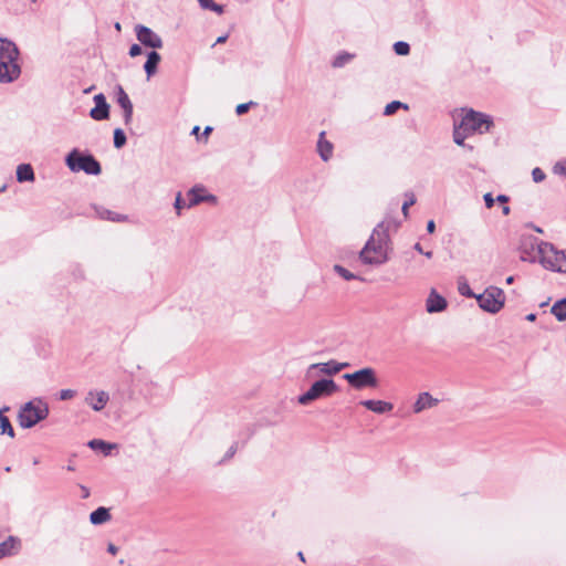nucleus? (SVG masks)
<instances>
[{
    "label": "nucleus",
    "mask_w": 566,
    "mask_h": 566,
    "mask_svg": "<svg viewBox=\"0 0 566 566\" xmlns=\"http://www.w3.org/2000/svg\"><path fill=\"white\" fill-rule=\"evenodd\" d=\"M22 547L21 539L17 536H9L0 543V559L17 555Z\"/></svg>",
    "instance_id": "dca6fc26"
},
{
    "label": "nucleus",
    "mask_w": 566,
    "mask_h": 566,
    "mask_svg": "<svg viewBox=\"0 0 566 566\" xmlns=\"http://www.w3.org/2000/svg\"><path fill=\"white\" fill-rule=\"evenodd\" d=\"M112 518L108 509L101 506L90 514V521L93 525H101Z\"/></svg>",
    "instance_id": "4be33fe9"
},
{
    "label": "nucleus",
    "mask_w": 566,
    "mask_h": 566,
    "mask_svg": "<svg viewBox=\"0 0 566 566\" xmlns=\"http://www.w3.org/2000/svg\"><path fill=\"white\" fill-rule=\"evenodd\" d=\"M528 322H534L536 319V314L534 313H531L528 315H526L525 317Z\"/></svg>",
    "instance_id": "3c124183"
},
{
    "label": "nucleus",
    "mask_w": 566,
    "mask_h": 566,
    "mask_svg": "<svg viewBox=\"0 0 566 566\" xmlns=\"http://www.w3.org/2000/svg\"><path fill=\"white\" fill-rule=\"evenodd\" d=\"M434 229H436V223H434V221H433V220L428 221V223H427V231H428L429 233H432V232L434 231Z\"/></svg>",
    "instance_id": "a18cd8bd"
},
{
    "label": "nucleus",
    "mask_w": 566,
    "mask_h": 566,
    "mask_svg": "<svg viewBox=\"0 0 566 566\" xmlns=\"http://www.w3.org/2000/svg\"><path fill=\"white\" fill-rule=\"evenodd\" d=\"M136 36L138 41L144 44L145 46L151 48V49H161L163 48V40L161 38L155 33L150 28L138 24L136 25Z\"/></svg>",
    "instance_id": "9d476101"
},
{
    "label": "nucleus",
    "mask_w": 566,
    "mask_h": 566,
    "mask_svg": "<svg viewBox=\"0 0 566 566\" xmlns=\"http://www.w3.org/2000/svg\"><path fill=\"white\" fill-rule=\"evenodd\" d=\"M324 136H325V133L322 132L319 134V139L317 142V150H318V154H319L321 158L324 161H327L332 157V155H333V145H332V143L326 140L324 138Z\"/></svg>",
    "instance_id": "412c9836"
},
{
    "label": "nucleus",
    "mask_w": 566,
    "mask_h": 566,
    "mask_svg": "<svg viewBox=\"0 0 566 566\" xmlns=\"http://www.w3.org/2000/svg\"><path fill=\"white\" fill-rule=\"evenodd\" d=\"M6 187L0 188V192L4 191Z\"/></svg>",
    "instance_id": "e2e57ef3"
},
{
    "label": "nucleus",
    "mask_w": 566,
    "mask_h": 566,
    "mask_svg": "<svg viewBox=\"0 0 566 566\" xmlns=\"http://www.w3.org/2000/svg\"><path fill=\"white\" fill-rule=\"evenodd\" d=\"M81 490H82V493H83V494H82V497H83V499H86V497H88V496H90V490H88L86 486L81 485Z\"/></svg>",
    "instance_id": "09e8293b"
},
{
    "label": "nucleus",
    "mask_w": 566,
    "mask_h": 566,
    "mask_svg": "<svg viewBox=\"0 0 566 566\" xmlns=\"http://www.w3.org/2000/svg\"><path fill=\"white\" fill-rule=\"evenodd\" d=\"M360 405L378 415L390 412L394 409V405L391 402L384 400L368 399L360 401Z\"/></svg>",
    "instance_id": "a211bd4d"
},
{
    "label": "nucleus",
    "mask_w": 566,
    "mask_h": 566,
    "mask_svg": "<svg viewBox=\"0 0 566 566\" xmlns=\"http://www.w3.org/2000/svg\"><path fill=\"white\" fill-rule=\"evenodd\" d=\"M186 207V203L181 199V195L178 193L175 200V209L177 210V214H180V210Z\"/></svg>",
    "instance_id": "79ce46f5"
},
{
    "label": "nucleus",
    "mask_w": 566,
    "mask_h": 566,
    "mask_svg": "<svg viewBox=\"0 0 566 566\" xmlns=\"http://www.w3.org/2000/svg\"><path fill=\"white\" fill-rule=\"evenodd\" d=\"M95 211L97 216L103 220H109L114 222H123L127 220V216L116 213L103 207L96 208Z\"/></svg>",
    "instance_id": "b1692460"
},
{
    "label": "nucleus",
    "mask_w": 566,
    "mask_h": 566,
    "mask_svg": "<svg viewBox=\"0 0 566 566\" xmlns=\"http://www.w3.org/2000/svg\"><path fill=\"white\" fill-rule=\"evenodd\" d=\"M343 378L356 390L376 388L378 386L376 371L371 367H365L352 374H344Z\"/></svg>",
    "instance_id": "1a4fd4ad"
},
{
    "label": "nucleus",
    "mask_w": 566,
    "mask_h": 566,
    "mask_svg": "<svg viewBox=\"0 0 566 566\" xmlns=\"http://www.w3.org/2000/svg\"><path fill=\"white\" fill-rule=\"evenodd\" d=\"M95 107L90 112V116L95 120H105L109 117V105L104 94L99 93L94 96Z\"/></svg>",
    "instance_id": "4468645a"
},
{
    "label": "nucleus",
    "mask_w": 566,
    "mask_h": 566,
    "mask_svg": "<svg viewBox=\"0 0 566 566\" xmlns=\"http://www.w3.org/2000/svg\"><path fill=\"white\" fill-rule=\"evenodd\" d=\"M334 271L342 276L345 281H352L359 279L357 275L345 269L344 266L336 264L334 265Z\"/></svg>",
    "instance_id": "2f4dec72"
},
{
    "label": "nucleus",
    "mask_w": 566,
    "mask_h": 566,
    "mask_svg": "<svg viewBox=\"0 0 566 566\" xmlns=\"http://www.w3.org/2000/svg\"><path fill=\"white\" fill-rule=\"evenodd\" d=\"M17 180L19 182L34 180V171L30 164H21L17 167Z\"/></svg>",
    "instance_id": "5701e85b"
},
{
    "label": "nucleus",
    "mask_w": 566,
    "mask_h": 566,
    "mask_svg": "<svg viewBox=\"0 0 566 566\" xmlns=\"http://www.w3.org/2000/svg\"><path fill=\"white\" fill-rule=\"evenodd\" d=\"M198 2L203 9L211 10L218 14L223 13V7L214 3L212 0H198Z\"/></svg>",
    "instance_id": "c756f323"
},
{
    "label": "nucleus",
    "mask_w": 566,
    "mask_h": 566,
    "mask_svg": "<svg viewBox=\"0 0 566 566\" xmlns=\"http://www.w3.org/2000/svg\"><path fill=\"white\" fill-rule=\"evenodd\" d=\"M126 135L122 128L114 130V146L115 148H122L126 144Z\"/></svg>",
    "instance_id": "473e14b6"
},
{
    "label": "nucleus",
    "mask_w": 566,
    "mask_h": 566,
    "mask_svg": "<svg viewBox=\"0 0 566 566\" xmlns=\"http://www.w3.org/2000/svg\"><path fill=\"white\" fill-rule=\"evenodd\" d=\"M406 197H408V199L403 202L402 205V213L407 217L408 216V208L412 205H415L416 202V197L412 192L410 193H406Z\"/></svg>",
    "instance_id": "e433bc0d"
},
{
    "label": "nucleus",
    "mask_w": 566,
    "mask_h": 566,
    "mask_svg": "<svg viewBox=\"0 0 566 566\" xmlns=\"http://www.w3.org/2000/svg\"><path fill=\"white\" fill-rule=\"evenodd\" d=\"M553 172L557 176L566 178V159L556 161L553 166Z\"/></svg>",
    "instance_id": "f704fd0d"
},
{
    "label": "nucleus",
    "mask_w": 566,
    "mask_h": 566,
    "mask_svg": "<svg viewBox=\"0 0 566 566\" xmlns=\"http://www.w3.org/2000/svg\"><path fill=\"white\" fill-rule=\"evenodd\" d=\"M75 390L73 389H62L59 394L61 400H69L75 396Z\"/></svg>",
    "instance_id": "58836bf2"
},
{
    "label": "nucleus",
    "mask_w": 566,
    "mask_h": 566,
    "mask_svg": "<svg viewBox=\"0 0 566 566\" xmlns=\"http://www.w3.org/2000/svg\"><path fill=\"white\" fill-rule=\"evenodd\" d=\"M348 366H349L348 363H338L334 359H331L326 363H315V364L310 365V367L306 371V376L311 377L312 373L314 370H318L322 374L333 376V375L338 374L340 370L347 368Z\"/></svg>",
    "instance_id": "9b49d317"
},
{
    "label": "nucleus",
    "mask_w": 566,
    "mask_h": 566,
    "mask_svg": "<svg viewBox=\"0 0 566 566\" xmlns=\"http://www.w3.org/2000/svg\"><path fill=\"white\" fill-rule=\"evenodd\" d=\"M107 552L111 553L112 555H115L117 554L118 548L114 544H108Z\"/></svg>",
    "instance_id": "49530a36"
},
{
    "label": "nucleus",
    "mask_w": 566,
    "mask_h": 566,
    "mask_svg": "<svg viewBox=\"0 0 566 566\" xmlns=\"http://www.w3.org/2000/svg\"><path fill=\"white\" fill-rule=\"evenodd\" d=\"M388 228L384 222L378 223L359 253L361 262L370 265H379L385 263L388 260Z\"/></svg>",
    "instance_id": "f257e3e1"
},
{
    "label": "nucleus",
    "mask_w": 566,
    "mask_h": 566,
    "mask_svg": "<svg viewBox=\"0 0 566 566\" xmlns=\"http://www.w3.org/2000/svg\"><path fill=\"white\" fill-rule=\"evenodd\" d=\"M297 556L302 562H305V557L302 552H298Z\"/></svg>",
    "instance_id": "4d7b16f0"
},
{
    "label": "nucleus",
    "mask_w": 566,
    "mask_h": 566,
    "mask_svg": "<svg viewBox=\"0 0 566 566\" xmlns=\"http://www.w3.org/2000/svg\"><path fill=\"white\" fill-rule=\"evenodd\" d=\"M486 208H492L494 206L495 199L493 198L491 192H488L483 197Z\"/></svg>",
    "instance_id": "c03bdc74"
},
{
    "label": "nucleus",
    "mask_w": 566,
    "mask_h": 566,
    "mask_svg": "<svg viewBox=\"0 0 566 566\" xmlns=\"http://www.w3.org/2000/svg\"><path fill=\"white\" fill-rule=\"evenodd\" d=\"M551 313L558 322H564L566 319V297L555 302L551 308Z\"/></svg>",
    "instance_id": "a878e982"
},
{
    "label": "nucleus",
    "mask_w": 566,
    "mask_h": 566,
    "mask_svg": "<svg viewBox=\"0 0 566 566\" xmlns=\"http://www.w3.org/2000/svg\"><path fill=\"white\" fill-rule=\"evenodd\" d=\"M413 248H415V250H416V251H418L419 253H423V250H422V247H421V244H420V243H416Z\"/></svg>",
    "instance_id": "864d4df0"
},
{
    "label": "nucleus",
    "mask_w": 566,
    "mask_h": 566,
    "mask_svg": "<svg viewBox=\"0 0 566 566\" xmlns=\"http://www.w3.org/2000/svg\"><path fill=\"white\" fill-rule=\"evenodd\" d=\"M88 446L94 450H101L104 454H108L112 449V444L98 439L90 441Z\"/></svg>",
    "instance_id": "c85d7f7f"
},
{
    "label": "nucleus",
    "mask_w": 566,
    "mask_h": 566,
    "mask_svg": "<svg viewBox=\"0 0 566 566\" xmlns=\"http://www.w3.org/2000/svg\"><path fill=\"white\" fill-rule=\"evenodd\" d=\"M142 52H143V50H142V46H140L139 44H133V45L130 46V49H129V52H128V53H129V55H130L132 57H135V56L140 55V54H142Z\"/></svg>",
    "instance_id": "a19ab883"
},
{
    "label": "nucleus",
    "mask_w": 566,
    "mask_h": 566,
    "mask_svg": "<svg viewBox=\"0 0 566 566\" xmlns=\"http://www.w3.org/2000/svg\"><path fill=\"white\" fill-rule=\"evenodd\" d=\"M532 178L535 182H542L545 180L546 175L541 168L536 167L532 171Z\"/></svg>",
    "instance_id": "4c0bfd02"
},
{
    "label": "nucleus",
    "mask_w": 566,
    "mask_h": 566,
    "mask_svg": "<svg viewBox=\"0 0 566 566\" xmlns=\"http://www.w3.org/2000/svg\"><path fill=\"white\" fill-rule=\"evenodd\" d=\"M354 54H350L348 52H339L333 60L332 62V66L333 67H343L344 65H346L348 62H350L353 59H354Z\"/></svg>",
    "instance_id": "bb28decb"
},
{
    "label": "nucleus",
    "mask_w": 566,
    "mask_h": 566,
    "mask_svg": "<svg viewBox=\"0 0 566 566\" xmlns=\"http://www.w3.org/2000/svg\"><path fill=\"white\" fill-rule=\"evenodd\" d=\"M235 452H237V443L232 444L228 449V451L226 452L224 458L221 460V462H224V461L231 459L235 454Z\"/></svg>",
    "instance_id": "37998d69"
},
{
    "label": "nucleus",
    "mask_w": 566,
    "mask_h": 566,
    "mask_svg": "<svg viewBox=\"0 0 566 566\" xmlns=\"http://www.w3.org/2000/svg\"><path fill=\"white\" fill-rule=\"evenodd\" d=\"M212 128L210 126H207L202 133L203 136H208L211 133Z\"/></svg>",
    "instance_id": "603ef678"
},
{
    "label": "nucleus",
    "mask_w": 566,
    "mask_h": 566,
    "mask_svg": "<svg viewBox=\"0 0 566 566\" xmlns=\"http://www.w3.org/2000/svg\"><path fill=\"white\" fill-rule=\"evenodd\" d=\"M537 253L539 263L546 270L566 273V250H557L554 244L539 241L537 243Z\"/></svg>",
    "instance_id": "7ed1b4c3"
},
{
    "label": "nucleus",
    "mask_w": 566,
    "mask_h": 566,
    "mask_svg": "<svg viewBox=\"0 0 566 566\" xmlns=\"http://www.w3.org/2000/svg\"><path fill=\"white\" fill-rule=\"evenodd\" d=\"M160 60L161 56L156 51H151L148 53L146 63L144 64V70L148 78H150L157 72V66Z\"/></svg>",
    "instance_id": "aec40b11"
},
{
    "label": "nucleus",
    "mask_w": 566,
    "mask_h": 566,
    "mask_svg": "<svg viewBox=\"0 0 566 566\" xmlns=\"http://www.w3.org/2000/svg\"><path fill=\"white\" fill-rule=\"evenodd\" d=\"M254 103L253 102H249V103H242V104H239L235 108V113L238 115H243L245 114L250 107L253 105Z\"/></svg>",
    "instance_id": "ea45409f"
},
{
    "label": "nucleus",
    "mask_w": 566,
    "mask_h": 566,
    "mask_svg": "<svg viewBox=\"0 0 566 566\" xmlns=\"http://www.w3.org/2000/svg\"><path fill=\"white\" fill-rule=\"evenodd\" d=\"M66 469H67L69 471H74V470H75V467H74L73 464H69V465L66 467Z\"/></svg>",
    "instance_id": "052dcab7"
},
{
    "label": "nucleus",
    "mask_w": 566,
    "mask_h": 566,
    "mask_svg": "<svg viewBox=\"0 0 566 566\" xmlns=\"http://www.w3.org/2000/svg\"><path fill=\"white\" fill-rule=\"evenodd\" d=\"M66 165L74 172L84 171L87 175L97 176L102 171L99 163L92 155H83L77 149H73L67 155Z\"/></svg>",
    "instance_id": "39448f33"
},
{
    "label": "nucleus",
    "mask_w": 566,
    "mask_h": 566,
    "mask_svg": "<svg viewBox=\"0 0 566 566\" xmlns=\"http://www.w3.org/2000/svg\"><path fill=\"white\" fill-rule=\"evenodd\" d=\"M461 127L471 136L485 134L493 127L492 116L474 111L473 108H461Z\"/></svg>",
    "instance_id": "20e7f679"
},
{
    "label": "nucleus",
    "mask_w": 566,
    "mask_h": 566,
    "mask_svg": "<svg viewBox=\"0 0 566 566\" xmlns=\"http://www.w3.org/2000/svg\"><path fill=\"white\" fill-rule=\"evenodd\" d=\"M49 416L48 405L39 400L29 401L20 410L18 416L19 424L22 428H31Z\"/></svg>",
    "instance_id": "423d86ee"
},
{
    "label": "nucleus",
    "mask_w": 566,
    "mask_h": 566,
    "mask_svg": "<svg viewBox=\"0 0 566 566\" xmlns=\"http://www.w3.org/2000/svg\"><path fill=\"white\" fill-rule=\"evenodd\" d=\"M471 136L467 130H464L460 124H454L453 129V140L459 146H464V140Z\"/></svg>",
    "instance_id": "cd10ccee"
},
{
    "label": "nucleus",
    "mask_w": 566,
    "mask_h": 566,
    "mask_svg": "<svg viewBox=\"0 0 566 566\" xmlns=\"http://www.w3.org/2000/svg\"><path fill=\"white\" fill-rule=\"evenodd\" d=\"M339 390L338 385L331 378H322L315 381L310 389L303 395L298 396L301 405H308L310 402L325 397H331Z\"/></svg>",
    "instance_id": "0eeeda50"
},
{
    "label": "nucleus",
    "mask_w": 566,
    "mask_h": 566,
    "mask_svg": "<svg viewBox=\"0 0 566 566\" xmlns=\"http://www.w3.org/2000/svg\"><path fill=\"white\" fill-rule=\"evenodd\" d=\"M9 410L8 407L0 409V434H8L9 437H14V430L11 426V422L7 416H4V411Z\"/></svg>",
    "instance_id": "393cba45"
},
{
    "label": "nucleus",
    "mask_w": 566,
    "mask_h": 566,
    "mask_svg": "<svg viewBox=\"0 0 566 566\" xmlns=\"http://www.w3.org/2000/svg\"><path fill=\"white\" fill-rule=\"evenodd\" d=\"M116 101L124 111V123L129 125L133 120V103L122 85L116 86Z\"/></svg>",
    "instance_id": "f8f14e48"
},
{
    "label": "nucleus",
    "mask_w": 566,
    "mask_h": 566,
    "mask_svg": "<svg viewBox=\"0 0 566 566\" xmlns=\"http://www.w3.org/2000/svg\"><path fill=\"white\" fill-rule=\"evenodd\" d=\"M422 254H424L428 259L432 258V252L431 251L423 252Z\"/></svg>",
    "instance_id": "6e6d98bb"
},
{
    "label": "nucleus",
    "mask_w": 566,
    "mask_h": 566,
    "mask_svg": "<svg viewBox=\"0 0 566 566\" xmlns=\"http://www.w3.org/2000/svg\"><path fill=\"white\" fill-rule=\"evenodd\" d=\"M84 400L94 411H101L109 401V395L104 390H90Z\"/></svg>",
    "instance_id": "ddd939ff"
},
{
    "label": "nucleus",
    "mask_w": 566,
    "mask_h": 566,
    "mask_svg": "<svg viewBox=\"0 0 566 566\" xmlns=\"http://www.w3.org/2000/svg\"><path fill=\"white\" fill-rule=\"evenodd\" d=\"M199 126H195L192 129V134L197 135L199 133Z\"/></svg>",
    "instance_id": "13d9d810"
},
{
    "label": "nucleus",
    "mask_w": 566,
    "mask_h": 566,
    "mask_svg": "<svg viewBox=\"0 0 566 566\" xmlns=\"http://www.w3.org/2000/svg\"><path fill=\"white\" fill-rule=\"evenodd\" d=\"M448 306L447 300L440 295L434 289L431 290L426 301V310L428 313L443 312Z\"/></svg>",
    "instance_id": "2eb2a0df"
},
{
    "label": "nucleus",
    "mask_w": 566,
    "mask_h": 566,
    "mask_svg": "<svg viewBox=\"0 0 566 566\" xmlns=\"http://www.w3.org/2000/svg\"><path fill=\"white\" fill-rule=\"evenodd\" d=\"M19 50L17 45L0 38V83H11L21 74L18 64Z\"/></svg>",
    "instance_id": "f03ea898"
},
{
    "label": "nucleus",
    "mask_w": 566,
    "mask_h": 566,
    "mask_svg": "<svg viewBox=\"0 0 566 566\" xmlns=\"http://www.w3.org/2000/svg\"><path fill=\"white\" fill-rule=\"evenodd\" d=\"M502 211H503L504 216H507L510 213L511 209L509 206H504Z\"/></svg>",
    "instance_id": "5fc2aeb1"
},
{
    "label": "nucleus",
    "mask_w": 566,
    "mask_h": 566,
    "mask_svg": "<svg viewBox=\"0 0 566 566\" xmlns=\"http://www.w3.org/2000/svg\"><path fill=\"white\" fill-rule=\"evenodd\" d=\"M394 50L398 55H407L410 51V46L407 42L398 41L394 44Z\"/></svg>",
    "instance_id": "c9c22d12"
},
{
    "label": "nucleus",
    "mask_w": 566,
    "mask_h": 566,
    "mask_svg": "<svg viewBox=\"0 0 566 566\" xmlns=\"http://www.w3.org/2000/svg\"><path fill=\"white\" fill-rule=\"evenodd\" d=\"M496 201L502 202V203H506L509 201V197L505 196V195H499L496 197Z\"/></svg>",
    "instance_id": "de8ad7c7"
},
{
    "label": "nucleus",
    "mask_w": 566,
    "mask_h": 566,
    "mask_svg": "<svg viewBox=\"0 0 566 566\" xmlns=\"http://www.w3.org/2000/svg\"><path fill=\"white\" fill-rule=\"evenodd\" d=\"M228 39V35H221L219 36L217 40H216V43L214 44H221V43H224Z\"/></svg>",
    "instance_id": "8fccbe9b"
},
{
    "label": "nucleus",
    "mask_w": 566,
    "mask_h": 566,
    "mask_svg": "<svg viewBox=\"0 0 566 566\" xmlns=\"http://www.w3.org/2000/svg\"><path fill=\"white\" fill-rule=\"evenodd\" d=\"M475 300L480 308L488 313L496 314L504 307L505 294L502 289L492 285L486 287L483 293L478 294Z\"/></svg>",
    "instance_id": "6e6552de"
},
{
    "label": "nucleus",
    "mask_w": 566,
    "mask_h": 566,
    "mask_svg": "<svg viewBox=\"0 0 566 566\" xmlns=\"http://www.w3.org/2000/svg\"><path fill=\"white\" fill-rule=\"evenodd\" d=\"M115 28H116L117 30H120V24H119L118 22H117V23H115Z\"/></svg>",
    "instance_id": "680f3d73"
},
{
    "label": "nucleus",
    "mask_w": 566,
    "mask_h": 566,
    "mask_svg": "<svg viewBox=\"0 0 566 566\" xmlns=\"http://www.w3.org/2000/svg\"><path fill=\"white\" fill-rule=\"evenodd\" d=\"M438 399L433 398L429 392H421L413 403V412L420 413L426 409L437 406Z\"/></svg>",
    "instance_id": "6ab92c4d"
},
{
    "label": "nucleus",
    "mask_w": 566,
    "mask_h": 566,
    "mask_svg": "<svg viewBox=\"0 0 566 566\" xmlns=\"http://www.w3.org/2000/svg\"><path fill=\"white\" fill-rule=\"evenodd\" d=\"M399 108H408V106L399 101H392L386 105L384 115L390 116L397 112Z\"/></svg>",
    "instance_id": "7c9ffc66"
},
{
    "label": "nucleus",
    "mask_w": 566,
    "mask_h": 566,
    "mask_svg": "<svg viewBox=\"0 0 566 566\" xmlns=\"http://www.w3.org/2000/svg\"><path fill=\"white\" fill-rule=\"evenodd\" d=\"M513 281H514V277H513V276H509V277L506 279V283H507V284H512V283H513Z\"/></svg>",
    "instance_id": "bf43d9fd"
},
{
    "label": "nucleus",
    "mask_w": 566,
    "mask_h": 566,
    "mask_svg": "<svg viewBox=\"0 0 566 566\" xmlns=\"http://www.w3.org/2000/svg\"><path fill=\"white\" fill-rule=\"evenodd\" d=\"M458 291L462 296H465V297H474L475 298V296H478V294H475L471 290L470 285L467 282H460L458 285Z\"/></svg>",
    "instance_id": "72a5a7b5"
},
{
    "label": "nucleus",
    "mask_w": 566,
    "mask_h": 566,
    "mask_svg": "<svg viewBox=\"0 0 566 566\" xmlns=\"http://www.w3.org/2000/svg\"><path fill=\"white\" fill-rule=\"evenodd\" d=\"M205 188L195 186L187 192L188 203L187 207H193L205 201H216V197L212 195H203Z\"/></svg>",
    "instance_id": "f3484780"
}]
</instances>
